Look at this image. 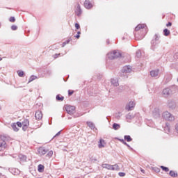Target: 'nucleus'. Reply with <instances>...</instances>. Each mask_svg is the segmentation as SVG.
Segmentation results:
<instances>
[{"label":"nucleus","mask_w":178,"mask_h":178,"mask_svg":"<svg viewBox=\"0 0 178 178\" xmlns=\"http://www.w3.org/2000/svg\"><path fill=\"white\" fill-rule=\"evenodd\" d=\"M139 30H145V33H143L141 36H140V38H138V35L137 34V33H135V37L136 40H143L145 36V34H147V25H145V24H138L135 28V31H139Z\"/></svg>","instance_id":"1"},{"label":"nucleus","mask_w":178,"mask_h":178,"mask_svg":"<svg viewBox=\"0 0 178 178\" xmlns=\"http://www.w3.org/2000/svg\"><path fill=\"white\" fill-rule=\"evenodd\" d=\"M161 36L158 34L154 35L153 39L151 41V49H152V51H155V49L158 48V45H159L161 42V40H159Z\"/></svg>","instance_id":"2"},{"label":"nucleus","mask_w":178,"mask_h":178,"mask_svg":"<svg viewBox=\"0 0 178 178\" xmlns=\"http://www.w3.org/2000/svg\"><path fill=\"white\" fill-rule=\"evenodd\" d=\"M8 140H9V138L5 135L0 136V151H5V149H6L8 147L6 141H8Z\"/></svg>","instance_id":"3"},{"label":"nucleus","mask_w":178,"mask_h":178,"mask_svg":"<svg viewBox=\"0 0 178 178\" xmlns=\"http://www.w3.org/2000/svg\"><path fill=\"white\" fill-rule=\"evenodd\" d=\"M107 57L108 59L113 60V59H118V58L122 57V53L120 51H118L116 50L113 51L107 54Z\"/></svg>","instance_id":"4"},{"label":"nucleus","mask_w":178,"mask_h":178,"mask_svg":"<svg viewBox=\"0 0 178 178\" xmlns=\"http://www.w3.org/2000/svg\"><path fill=\"white\" fill-rule=\"evenodd\" d=\"M162 118L163 119H165V120H168V122H173L175 120V115H173L168 111H164L162 113Z\"/></svg>","instance_id":"5"},{"label":"nucleus","mask_w":178,"mask_h":178,"mask_svg":"<svg viewBox=\"0 0 178 178\" xmlns=\"http://www.w3.org/2000/svg\"><path fill=\"white\" fill-rule=\"evenodd\" d=\"M65 111L68 115H73L76 111V107L74 106L66 105Z\"/></svg>","instance_id":"6"},{"label":"nucleus","mask_w":178,"mask_h":178,"mask_svg":"<svg viewBox=\"0 0 178 178\" xmlns=\"http://www.w3.org/2000/svg\"><path fill=\"white\" fill-rule=\"evenodd\" d=\"M162 94L164 98H168V97H170V95H172V90H170V88H166L163 90Z\"/></svg>","instance_id":"7"},{"label":"nucleus","mask_w":178,"mask_h":178,"mask_svg":"<svg viewBox=\"0 0 178 178\" xmlns=\"http://www.w3.org/2000/svg\"><path fill=\"white\" fill-rule=\"evenodd\" d=\"M152 116L154 119H159L161 118V112L159 111V108H154L152 111Z\"/></svg>","instance_id":"8"},{"label":"nucleus","mask_w":178,"mask_h":178,"mask_svg":"<svg viewBox=\"0 0 178 178\" xmlns=\"http://www.w3.org/2000/svg\"><path fill=\"white\" fill-rule=\"evenodd\" d=\"M132 69H131V66L130 65H125L122 67L121 72L122 73L124 74H127V73H131L132 72Z\"/></svg>","instance_id":"9"},{"label":"nucleus","mask_w":178,"mask_h":178,"mask_svg":"<svg viewBox=\"0 0 178 178\" xmlns=\"http://www.w3.org/2000/svg\"><path fill=\"white\" fill-rule=\"evenodd\" d=\"M136 106V103L134 102H129V104L126 105L125 109L126 111H131L133 108Z\"/></svg>","instance_id":"10"},{"label":"nucleus","mask_w":178,"mask_h":178,"mask_svg":"<svg viewBox=\"0 0 178 178\" xmlns=\"http://www.w3.org/2000/svg\"><path fill=\"white\" fill-rule=\"evenodd\" d=\"M8 170L10 173H12V175H14L15 176L20 174V170H19V169L17 168H8Z\"/></svg>","instance_id":"11"},{"label":"nucleus","mask_w":178,"mask_h":178,"mask_svg":"<svg viewBox=\"0 0 178 178\" xmlns=\"http://www.w3.org/2000/svg\"><path fill=\"white\" fill-rule=\"evenodd\" d=\"M35 118L36 120H41L42 119V112L41 111H37L35 113Z\"/></svg>","instance_id":"12"},{"label":"nucleus","mask_w":178,"mask_h":178,"mask_svg":"<svg viewBox=\"0 0 178 178\" xmlns=\"http://www.w3.org/2000/svg\"><path fill=\"white\" fill-rule=\"evenodd\" d=\"M84 7L86 8V9H92V3H91V1H89V0H86L84 3Z\"/></svg>","instance_id":"13"},{"label":"nucleus","mask_w":178,"mask_h":178,"mask_svg":"<svg viewBox=\"0 0 178 178\" xmlns=\"http://www.w3.org/2000/svg\"><path fill=\"white\" fill-rule=\"evenodd\" d=\"M75 13L76 16H81V13H83V11L81 10V6H80V4H77Z\"/></svg>","instance_id":"14"},{"label":"nucleus","mask_w":178,"mask_h":178,"mask_svg":"<svg viewBox=\"0 0 178 178\" xmlns=\"http://www.w3.org/2000/svg\"><path fill=\"white\" fill-rule=\"evenodd\" d=\"M164 131L167 134H169V133H170V124L169 122H165V125L164 127Z\"/></svg>","instance_id":"15"},{"label":"nucleus","mask_w":178,"mask_h":178,"mask_svg":"<svg viewBox=\"0 0 178 178\" xmlns=\"http://www.w3.org/2000/svg\"><path fill=\"white\" fill-rule=\"evenodd\" d=\"M159 74V70H154L150 72V76H152V77H158Z\"/></svg>","instance_id":"16"},{"label":"nucleus","mask_w":178,"mask_h":178,"mask_svg":"<svg viewBox=\"0 0 178 178\" xmlns=\"http://www.w3.org/2000/svg\"><path fill=\"white\" fill-rule=\"evenodd\" d=\"M48 152V150L45 149V147H40L38 149V153L40 155H45Z\"/></svg>","instance_id":"17"},{"label":"nucleus","mask_w":178,"mask_h":178,"mask_svg":"<svg viewBox=\"0 0 178 178\" xmlns=\"http://www.w3.org/2000/svg\"><path fill=\"white\" fill-rule=\"evenodd\" d=\"M102 168L107 169L108 170H112V165L108 163L102 164Z\"/></svg>","instance_id":"18"},{"label":"nucleus","mask_w":178,"mask_h":178,"mask_svg":"<svg viewBox=\"0 0 178 178\" xmlns=\"http://www.w3.org/2000/svg\"><path fill=\"white\" fill-rule=\"evenodd\" d=\"M170 90H171V92L173 94L175 92H176V91H177L178 90V87L176 85L172 86L170 87Z\"/></svg>","instance_id":"19"},{"label":"nucleus","mask_w":178,"mask_h":178,"mask_svg":"<svg viewBox=\"0 0 178 178\" xmlns=\"http://www.w3.org/2000/svg\"><path fill=\"white\" fill-rule=\"evenodd\" d=\"M169 175L171 177H177L178 176L177 172L174 170H170Z\"/></svg>","instance_id":"20"},{"label":"nucleus","mask_w":178,"mask_h":178,"mask_svg":"<svg viewBox=\"0 0 178 178\" xmlns=\"http://www.w3.org/2000/svg\"><path fill=\"white\" fill-rule=\"evenodd\" d=\"M104 144L105 140L104 139H100L98 145L99 148H104V147H105Z\"/></svg>","instance_id":"21"},{"label":"nucleus","mask_w":178,"mask_h":178,"mask_svg":"<svg viewBox=\"0 0 178 178\" xmlns=\"http://www.w3.org/2000/svg\"><path fill=\"white\" fill-rule=\"evenodd\" d=\"M86 124L91 129V130H94L95 129V124L92 123V122H87Z\"/></svg>","instance_id":"22"},{"label":"nucleus","mask_w":178,"mask_h":178,"mask_svg":"<svg viewBox=\"0 0 178 178\" xmlns=\"http://www.w3.org/2000/svg\"><path fill=\"white\" fill-rule=\"evenodd\" d=\"M111 83L114 87H118L119 86V82H118V79H112Z\"/></svg>","instance_id":"23"},{"label":"nucleus","mask_w":178,"mask_h":178,"mask_svg":"<svg viewBox=\"0 0 178 178\" xmlns=\"http://www.w3.org/2000/svg\"><path fill=\"white\" fill-rule=\"evenodd\" d=\"M124 139L125 140V141H127V143L133 141V138L129 135H125L124 136Z\"/></svg>","instance_id":"24"},{"label":"nucleus","mask_w":178,"mask_h":178,"mask_svg":"<svg viewBox=\"0 0 178 178\" xmlns=\"http://www.w3.org/2000/svg\"><path fill=\"white\" fill-rule=\"evenodd\" d=\"M45 167H44V165L39 164L38 166V170L40 173H42L44 172V169Z\"/></svg>","instance_id":"25"},{"label":"nucleus","mask_w":178,"mask_h":178,"mask_svg":"<svg viewBox=\"0 0 178 178\" xmlns=\"http://www.w3.org/2000/svg\"><path fill=\"white\" fill-rule=\"evenodd\" d=\"M111 170L119 171V170H120V168H119V165L118 164L112 165Z\"/></svg>","instance_id":"26"},{"label":"nucleus","mask_w":178,"mask_h":178,"mask_svg":"<svg viewBox=\"0 0 178 178\" xmlns=\"http://www.w3.org/2000/svg\"><path fill=\"white\" fill-rule=\"evenodd\" d=\"M126 119H127L128 120H131V119H134V115L129 113L126 115Z\"/></svg>","instance_id":"27"},{"label":"nucleus","mask_w":178,"mask_h":178,"mask_svg":"<svg viewBox=\"0 0 178 178\" xmlns=\"http://www.w3.org/2000/svg\"><path fill=\"white\" fill-rule=\"evenodd\" d=\"M113 129L114 130H119L120 129V124L118 123H113Z\"/></svg>","instance_id":"28"},{"label":"nucleus","mask_w":178,"mask_h":178,"mask_svg":"<svg viewBox=\"0 0 178 178\" xmlns=\"http://www.w3.org/2000/svg\"><path fill=\"white\" fill-rule=\"evenodd\" d=\"M56 101L62 102V101H63V99H65V97H63V96L60 97V95H57L56 96Z\"/></svg>","instance_id":"29"},{"label":"nucleus","mask_w":178,"mask_h":178,"mask_svg":"<svg viewBox=\"0 0 178 178\" xmlns=\"http://www.w3.org/2000/svg\"><path fill=\"white\" fill-rule=\"evenodd\" d=\"M12 129L14 130V131H17L19 130V128H17V125H16V123H13L11 124Z\"/></svg>","instance_id":"30"},{"label":"nucleus","mask_w":178,"mask_h":178,"mask_svg":"<svg viewBox=\"0 0 178 178\" xmlns=\"http://www.w3.org/2000/svg\"><path fill=\"white\" fill-rule=\"evenodd\" d=\"M170 34V31H169V29H165L163 30V35L165 36V37H168V35H169Z\"/></svg>","instance_id":"31"},{"label":"nucleus","mask_w":178,"mask_h":178,"mask_svg":"<svg viewBox=\"0 0 178 178\" xmlns=\"http://www.w3.org/2000/svg\"><path fill=\"white\" fill-rule=\"evenodd\" d=\"M29 124H30V122L27 119L24 120V121L22 122V126H28L29 127Z\"/></svg>","instance_id":"32"},{"label":"nucleus","mask_w":178,"mask_h":178,"mask_svg":"<svg viewBox=\"0 0 178 178\" xmlns=\"http://www.w3.org/2000/svg\"><path fill=\"white\" fill-rule=\"evenodd\" d=\"M36 79H37V76L31 75L29 79L28 83H31V81H34V80H35Z\"/></svg>","instance_id":"33"},{"label":"nucleus","mask_w":178,"mask_h":178,"mask_svg":"<svg viewBox=\"0 0 178 178\" xmlns=\"http://www.w3.org/2000/svg\"><path fill=\"white\" fill-rule=\"evenodd\" d=\"M126 90V86H120L118 88V92H122V91H124Z\"/></svg>","instance_id":"34"},{"label":"nucleus","mask_w":178,"mask_h":178,"mask_svg":"<svg viewBox=\"0 0 178 178\" xmlns=\"http://www.w3.org/2000/svg\"><path fill=\"white\" fill-rule=\"evenodd\" d=\"M19 158L20 161H24L27 159V156H26L23 154H19Z\"/></svg>","instance_id":"35"},{"label":"nucleus","mask_w":178,"mask_h":178,"mask_svg":"<svg viewBox=\"0 0 178 178\" xmlns=\"http://www.w3.org/2000/svg\"><path fill=\"white\" fill-rule=\"evenodd\" d=\"M70 41H72V38H70L68 40L63 42L62 44V47L63 48L67 44H69V42H70Z\"/></svg>","instance_id":"36"},{"label":"nucleus","mask_w":178,"mask_h":178,"mask_svg":"<svg viewBox=\"0 0 178 178\" xmlns=\"http://www.w3.org/2000/svg\"><path fill=\"white\" fill-rule=\"evenodd\" d=\"M19 77H23V76H24V72L22 71V70H18L17 72Z\"/></svg>","instance_id":"37"},{"label":"nucleus","mask_w":178,"mask_h":178,"mask_svg":"<svg viewBox=\"0 0 178 178\" xmlns=\"http://www.w3.org/2000/svg\"><path fill=\"white\" fill-rule=\"evenodd\" d=\"M161 169H162V170H163L164 172H169V168L161 165Z\"/></svg>","instance_id":"38"},{"label":"nucleus","mask_w":178,"mask_h":178,"mask_svg":"<svg viewBox=\"0 0 178 178\" xmlns=\"http://www.w3.org/2000/svg\"><path fill=\"white\" fill-rule=\"evenodd\" d=\"M53 155H54V152L52 150L49 151L47 154V156H48V158H51V156H52Z\"/></svg>","instance_id":"39"},{"label":"nucleus","mask_w":178,"mask_h":178,"mask_svg":"<svg viewBox=\"0 0 178 178\" xmlns=\"http://www.w3.org/2000/svg\"><path fill=\"white\" fill-rule=\"evenodd\" d=\"M9 22H10L11 23H15L16 22V18H15V17H10L9 18Z\"/></svg>","instance_id":"40"},{"label":"nucleus","mask_w":178,"mask_h":178,"mask_svg":"<svg viewBox=\"0 0 178 178\" xmlns=\"http://www.w3.org/2000/svg\"><path fill=\"white\" fill-rule=\"evenodd\" d=\"M153 170L155 171L156 173H159V172H161V169L159 168L158 167L153 168Z\"/></svg>","instance_id":"41"},{"label":"nucleus","mask_w":178,"mask_h":178,"mask_svg":"<svg viewBox=\"0 0 178 178\" xmlns=\"http://www.w3.org/2000/svg\"><path fill=\"white\" fill-rule=\"evenodd\" d=\"M136 56H137L138 58H141V51L138 50V51H136Z\"/></svg>","instance_id":"42"},{"label":"nucleus","mask_w":178,"mask_h":178,"mask_svg":"<svg viewBox=\"0 0 178 178\" xmlns=\"http://www.w3.org/2000/svg\"><path fill=\"white\" fill-rule=\"evenodd\" d=\"M118 176H120V177H124V176H126V173L120 172L118 173Z\"/></svg>","instance_id":"43"},{"label":"nucleus","mask_w":178,"mask_h":178,"mask_svg":"<svg viewBox=\"0 0 178 178\" xmlns=\"http://www.w3.org/2000/svg\"><path fill=\"white\" fill-rule=\"evenodd\" d=\"M11 30H13V31H16V30H17V26L16 25H13L11 26Z\"/></svg>","instance_id":"44"},{"label":"nucleus","mask_w":178,"mask_h":178,"mask_svg":"<svg viewBox=\"0 0 178 178\" xmlns=\"http://www.w3.org/2000/svg\"><path fill=\"white\" fill-rule=\"evenodd\" d=\"M15 124L18 127H22V126H23V124L21 122H17L15 123Z\"/></svg>","instance_id":"45"},{"label":"nucleus","mask_w":178,"mask_h":178,"mask_svg":"<svg viewBox=\"0 0 178 178\" xmlns=\"http://www.w3.org/2000/svg\"><path fill=\"white\" fill-rule=\"evenodd\" d=\"M80 34H81V32L78 31L77 34L74 36L75 38H77V39L80 38Z\"/></svg>","instance_id":"46"},{"label":"nucleus","mask_w":178,"mask_h":178,"mask_svg":"<svg viewBox=\"0 0 178 178\" xmlns=\"http://www.w3.org/2000/svg\"><path fill=\"white\" fill-rule=\"evenodd\" d=\"M28 127H29L28 126L22 125L23 131H26V130H27Z\"/></svg>","instance_id":"47"},{"label":"nucleus","mask_w":178,"mask_h":178,"mask_svg":"<svg viewBox=\"0 0 178 178\" xmlns=\"http://www.w3.org/2000/svg\"><path fill=\"white\" fill-rule=\"evenodd\" d=\"M75 28L76 30H79L80 29V24L79 23H76Z\"/></svg>","instance_id":"48"},{"label":"nucleus","mask_w":178,"mask_h":178,"mask_svg":"<svg viewBox=\"0 0 178 178\" xmlns=\"http://www.w3.org/2000/svg\"><path fill=\"white\" fill-rule=\"evenodd\" d=\"M74 92V91H73V90L72 91L70 90H68V95L69 96L73 95Z\"/></svg>","instance_id":"49"},{"label":"nucleus","mask_w":178,"mask_h":178,"mask_svg":"<svg viewBox=\"0 0 178 178\" xmlns=\"http://www.w3.org/2000/svg\"><path fill=\"white\" fill-rule=\"evenodd\" d=\"M59 56H60V54H56L53 56L54 59H56V58H58Z\"/></svg>","instance_id":"50"},{"label":"nucleus","mask_w":178,"mask_h":178,"mask_svg":"<svg viewBox=\"0 0 178 178\" xmlns=\"http://www.w3.org/2000/svg\"><path fill=\"white\" fill-rule=\"evenodd\" d=\"M175 131H176V132L177 133V134H178V122L175 124Z\"/></svg>","instance_id":"51"},{"label":"nucleus","mask_w":178,"mask_h":178,"mask_svg":"<svg viewBox=\"0 0 178 178\" xmlns=\"http://www.w3.org/2000/svg\"><path fill=\"white\" fill-rule=\"evenodd\" d=\"M120 116H122V114L120 113H118V114L115 115V118L117 119H119L120 118Z\"/></svg>","instance_id":"52"},{"label":"nucleus","mask_w":178,"mask_h":178,"mask_svg":"<svg viewBox=\"0 0 178 178\" xmlns=\"http://www.w3.org/2000/svg\"><path fill=\"white\" fill-rule=\"evenodd\" d=\"M124 145H126L127 147H128V148H129V149H133V148L131 146H129V145H128L127 142H125V143H124Z\"/></svg>","instance_id":"53"},{"label":"nucleus","mask_w":178,"mask_h":178,"mask_svg":"<svg viewBox=\"0 0 178 178\" xmlns=\"http://www.w3.org/2000/svg\"><path fill=\"white\" fill-rule=\"evenodd\" d=\"M62 131H58L54 137L53 138H55V137H58V136H60V133Z\"/></svg>","instance_id":"54"},{"label":"nucleus","mask_w":178,"mask_h":178,"mask_svg":"<svg viewBox=\"0 0 178 178\" xmlns=\"http://www.w3.org/2000/svg\"><path fill=\"white\" fill-rule=\"evenodd\" d=\"M118 141H120L122 144H125L126 141L124 139H118Z\"/></svg>","instance_id":"55"},{"label":"nucleus","mask_w":178,"mask_h":178,"mask_svg":"<svg viewBox=\"0 0 178 178\" xmlns=\"http://www.w3.org/2000/svg\"><path fill=\"white\" fill-rule=\"evenodd\" d=\"M170 26H172V22H168V23L166 24V26H167V27H170Z\"/></svg>","instance_id":"56"},{"label":"nucleus","mask_w":178,"mask_h":178,"mask_svg":"<svg viewBox=\"0 0 178 178\" xmlns=\"http://www.w3.org/2000/svg\"><path fill=\"white\" fill-rule=\"evenodd\" d=\"M47 74H49V75H50V74H52V71L48 70V71H47Z\"/></svg>","instance_id":"57"},{"label":"nucleus","mask_w":178,"mask_h":178,"mask_svg":"<svg viewBox=\"0 0 178 178\" xmlns=\"http://www.w3.org/2000/svg\"><path fill=\"white\" fill-rule=\"evenodd\" d=\"M140 171H141L142 173H145V170H144L143 169H141Z\"/></svg>","instance_id":"58"},{"label":"nucleus","mask_w":178,"mask_h":178,"mask_svg":"<svg viewBox=\"0 0 178 178\" xmlns=\"http://www.w3.org/2000/svg\"><path fill=\"white\" fill-rule=\"evenodd\" d=\"M3 177V175H2V173L0 172V178Z\"/></svg>","instance_id":"59"},{"label":"nucleus","mask_w":178,"mask_h":178,"mask_svg":"<svg viewBox=\"0 0 178 178\" xmlns=\"http://www.w3.org/2000/svg\"><path fill=\"white\" fill-rule=\"evenodd\" d=\"M106 44H109V40H106Z\"/></svg>","instance_id":"60"},{"label":"nucleus","mask_w":178,"mask_h":178,"mask_svg":"<svg viewBox=\"0 0 178 178\" xmlns=\"http://www.w3.org/2000/svg\"><path fill=\"white\" fill-rule=\"evenodd\" d=\"M49 124H52V122H49Z\"/></svg>","instance_id":"61"},{"label":"nucleus","mask_w":178,"mask_h":178,"mask_svg":"<svg viewBox=\"0 0 178 178\" xmlns=\"http://www.w3.org/2000/svg\"><path fill=\"white\" fill-rule=\"evenodd\" d=\"M68 119H69V120L72 119V117H68Z\"/></svg>","instance_id":"62"},{"label":"nucleus","mask_w":178,"mask_h":178,"mask_svg":"<svg viewBox=\"0 0 178 178\" xmlns=\"http://www.w3.org/2000/svg\"><path fill=\"white\" fill-rule=\"evenodd\" d=\"M1 26H2V24H1V22H0V29H1Z\"/></svg>","instance_id":"63"},{"label":"nucleus","mask_w":178,"mask_h":178,"mask_svg":"<svg viewBox=\"0 0 178 178\" xmlns=\"http://www.w3.org/2000/svg\"><path fill=\"white\" fill-rule=\"evenodd\" d=\"M1 60H2V58L0 57V62H1Z\"/></svg>","instance_id":"64"}]
</instances>
